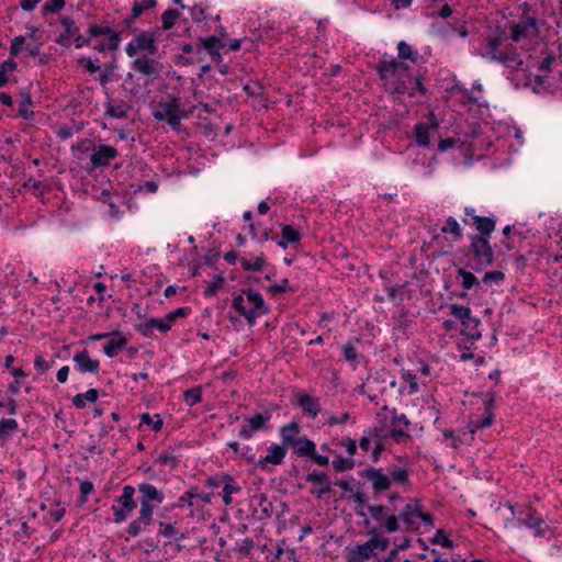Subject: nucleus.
<instances>
[{
    "label": "nucleus",
    "mask_w": 562,
    "mask_h": 562,
    "mask_svg": "<svg viewBox=\"0 0 562 562\" xmlns=\"http://www.w3.org/2000/svg\"><path fill=\"white\" fill-rule=\"evenodd\" d=\"M370 539L361 544H356L346 553L347 562H367L376 557L378 552H384L389 549L390 539L380 535L379 529H369Z\"/></svg>",
    "instance_id": "nucleus-1"
},
{
    "label": "nucleus",
    "mask_w": 562,
    "mask_h": 562,
    "mask_svg": "<svg viewBox=\"0 0 562 562\" xmlns=\"http://www.w3.org/2000/svg\"><path fill=\"white\" fill-rule=\"evenodd\" d=\"M470 245L468 247L471 259L468 267L476 272L483 271L487 267H492L495 262V256L491 246V239L483 237H470Z\"/></svg>",
    "instance_id": "nucleus-2"
},
{
    "label": "nucleus",
    "mask_w": 562,
    "mask_h": 562,
    "mask_svg": "<svg viewBox=\"0 0 562 562\" xmlns=\"http://www.w3.org/2000/svg\"><path fill=\"white\" fill-rule=\"evenodd\" d=\"M502 42L501 36L487 37L485 44L480 49V55L492 61L501 63L505 67L521 65V59L516 53H504L499 49Z\"/></svg>",
    "instance_id": "nucleus-3"
},
{
    "label": "nucleus",
    "mask_w": 562,
    "mask_h": 562,
    "mask_svg": "<svg viewBox=\"0 0 562 562\" xmlns=\"http://www.w3.org/2000/svg\"><path fill=\"white\" fill-rule=\"evenodd\" d=\"M375 70L379 74L380 79L384 82L385 87L393 83L394 81L404 79L405 75H411L408 72V65L403 60H397L394 58L391 60H380L375 67Z\"/></svg>",
    "instance_id": "nucleus-4"
},
{
    "label": "nucleus",
    "mask_w": 562,
    "mask_h": 562,
    "mask_svg": "<svg viewBox=\"0 0 562 562\" xmlns=\"http://www.w3.org/2000/svg\"><path fill=\"white\" fill-rule=\"evenodd\" d=\"M390 91L397 94H408L409 97H414L416 92H419L422 95H426L428 89L424 85V77L419 74L417 75H405V78L402 80L394 81L393 83L386 86Z\"/></svg>",
    "instance_id": "nucleus-5"
},
{
    "label": "nucleus",
    "mask_w": 562,
    "mask_h": 562,
    "mask_svg": "<svg viewBox=\"0 0 562 562\" xmlns=\"http://www.w3.org/2000/svg\"><path fill=\"white\" fill-rule=\"evenodd\" d=\"M134 486L125 485L123 487L122 495L116 499L117 505L112 506L115 522H122L126 520L137 507V504L134 499Z\"/></svg>",
    "instance_id": "nucleus-6"
},
{
    "label": "nucleus",
    "mask_w": 562,
    "mask_h": 562,
    "mask_svg": "<svg viewBox=\"0 0 562 562\" xmlns=\"http://www.w3.org/2000/svg\"><path fill=\"white\" fill-rule=\"evenodd\" d=\"M158 48L156 46V33L150 31H142L135 38L130 42L125 48L128 57H134L138 52H146L147 55L154 56Z\"/></svg>",
    "instance_id": "nucleus-7"
},
{
    "label": "nucleus",
    "mask_w": 562,
    "mask_h": 562,
    "mask_svg": "<svg viewBox=\"0 0 562 562\" xmlns=\"http://www.w3.org/2000/svg\"><path fill=\"white\" fill-rule=\"evenodd\" d=\"M119 156V151L115 147L111 145L100 144L92 147V154L90 156V165L88 168L89 171L108 167L111 160L115 159Z\"/></svg>",
    "instance_id": "nucleus-8"
},
{
    "label": "nucleus",
    "mask_w": 562,
    "mask_h": 562,
    "mask_svg": "<svg viewBox=\"0 0 562 562\" xmlns=\"http://www.w3.org/2000/svg\"><path fill=\"white\" fill-rule=\"evenodd\" d=\"M510 38L513 42H519L522 38L532 37L538 35L537 19L528 16L524 12L521 20L518 23L510 25Z\"/></svg>",
    "instance_id": "nucleus-9"
},
{
    "label": "nucleus",
    "mask_w": 562,
    "mask_h": 562,
    "mask_svg": "<svg viewBox=\"0 0 562 562\" xmlns=\"http://www.w3.org/2000/svg\"><path fill=\"white\" fill-rule=\"evenodd\" d=\"M359 474L361 477H364L372 483V490L375 495H379L391 487V479L389 475L383 473V469L368 467L360 471Z\"/></svg>",
    "instance_id": "nucleus-10"
},
{
    "label": "nucleus",
    "mask_w": 562,
    "mask_h": 562,
    "mask_svg": "<svg viewBox=\"0 0 562 562\" xmlns=\"http://www.w3.org/2000/svg\"><path fill=\"white\" fill-rule=\"evenodd\" d=\"M138 493L140 508H145L151 514L154 513L151 503L161 504L165 499L164 493L149 483L138 484Z\"/></svg>",
    "instance_id": "nucleus-11"
},
{
    "label": "nucleus",
    "mask_w": 562,
    "mask_h": 562,
    "mask_svg": "<svg viewBox=\"0 0 562 562\" xmlns=\"http://www.w3.org/2000/svg\"><path fill=\"white\" fill-rule=\"evenodd\" d=\"M306 482L314 484L317 488H312L311 494L315 495L317 498H322L325 494L331 492V483L329 481L328 475L318 470H314L306 475Z\"/></svg>",
    "instance_id": "nucleus-12"
},
{
    "label": "nucleus",
    "mask_w": 562,
    "mask_h": 562,
    "mask_svg": "<svg viewBox=\"0 0 562 562\" xmlns=\"http://www.w3.org/2000/svg\"><path fill=\"white\" fill-rule=\"evenodd\" d=\"M134 70L144 76L157 78L160 71V64L149 55H143L131 63Z\"/></svg>",
    "instance_id": "nucleus-13"
},
{
    "label": "nucleus",
    "mask_w": 562,
    "mask_h": 562,
    "mask_svg": "<svg viewBox=\"0 0 562 562\" xmlns=\"http://www.w3.org/2000/svg\"><path fill=\"white\" fill-rule=\"evenodd\" d=\"M270 416L257 413L255 416L245 419V424L240 427L239 436L243 439H250L252 435L261 429L266 428V423Z\"/></svg>",
    "instance_id": "nucleus-14"
},
{
    "label": "nucleus",
    "mask_w": 562,
    "mask_h": 562,
    "mask_svg": "<svg viewBox=\"0 0 562 562\" xmlns=\"http://www.w3.org/2000/svg\"><path fill=\"white\" fill-rule=\"evenodd\" d=\"M89 34L91 35V37L108 35L109 36L108 48L110 50H116L120 47L121 32L113 31L108 25L91 24L89 27Z\"/></svg>",
    "instance_id": "nucleus-15"
},
{
    "label": "nucleus",
    "mask_w": 562,
    "mask_h": 562,
    "mask_svg": "<svg viewBox=\"0 0 562 562\" xmlns=\"http://www.w3.org/2000/svg\"><path fill=\"white\" fill-rule=\"evenodd\" d=\"M72 361L76 363V368L80 373H98L100 370L99 360L91 359L88 350L83 349L75 353Z\"/></svg>",
    "instance_id": "nucleus-16"
},
{
    "label": "nucleus",
    "mask_w": 562,
    "mask_h": 562,
    "mask_svg": "<svg viewBox=\"0 0 562 562\" xmlns=\"http://www.w3.org/2000/svg\"><path fill=\"white\" fill-rule=\"evenodd\" d=\"M267 456L259 459L257 465L260 469H266L268 464L279 465L283 463L284 458L286 456V451L284 450V446L272 443L267 448Z\"/></svg>",
    "instance_id": "nucleus-17"
},
{
    "label": "nucleus",
    "mask_w": 562,
    "mask_h": 562,
    "mask_svg": "<svg viewBox=\"0 0 562 562\" xmlns=\"http://www.w3.org/2000/svg\"><path fill=\"white\" fill-rule=\"evenodd\" d=\"M420 510L419 499H415L413 503H408L398 514L401 520L406 524L407 530H418L419 522L417 516Z\"/></svg>",
    "instance_id": "nucleus-18"
},
{
    "label": "nucleus",
    "mask_w": 562,
    "mask_h": 562,
    "mask_svg": "<svg viewBox=\"0 0 562 562\" xmlns=\"http://www.w3.org/2000/svg\"><path fill=\"white\" fill-rule=\"evenodd\" d=\"M473 225L479 234L470 235V237H483L491 239L492 233L496 227V221L488 216L473 215Z\"/></svg>",
    "instance_id": "nucleus-19"
},
{
    "label": "nucleus",
    "mask_w": 562,
    "mask_h": 562,
    "mask_svg": "<svg viewBox=\"0 0 562 562\" xmlns=\"http://www.w3.org/2000/svg\"><path fill=\"white\" fill-rule=\"evenodd\" d=\"M512 69L510 80L514 85L519 87H530L532 85V74L528 71V67L525 66V63L521 60V65H514V67H508Z\"/></svg>",
    "instance_id": "nucleus-20"
},
{
    "label": "nucleus",
    "mask_w": 562,
    "mask_h": 562,
    "mask_svg": "<svg viewBox=\"0 0 562 562\" xmlns=\"http://www.w3.org/2000/svg\"><path fill=\"white\" fill-rule=\"evenodd\" d=\"M104 108L105 115L112 119H126L131 111V105L124 100H109L104 103Z\"/></svg>",
    "instance_id": "nucleus-21"
},
{
    "label": "nucleus",
    "mask_w": 562,
    "mask_h": 562,
    "mask_svg": "<svg viewBox=\"0 0 562 562\" xmlns=\"http://www.w3.org/2000/svg\"><path fill=\"white\" fill-rule=\"evenodd\" d=\"M153 520V514L147 512V509L145 508H140L139 509V515L138 517L131 521L128 527H127V533L131 536V537H136L138 536L143 530H145V528L147 526L150 525Z\"/></svg>",
    "instance_id": "nucleus-22"
},
{
    "label": "nucleus",
    "mask_w": 562,
    "mask_h": 562,
    "mask_svg": "<svg viewBox=\"0 0 562 562\" xmlns=\"http://www.w3.org/2000/svg\"><path fill=\"white\" fill-rule=\"evenodd\" d=\"M224 48V44L215 35L209 37H201L198 44V52L205 49L213 59L221 58L220 50Z\"/></svg>",
    "instance_id": "nucleus-23"
},
{
    "label": "nucleus",
    "mask_w": 562,
    "mask_h": 562,
    "mask_svg": "<svg viewBox=\"0 0 562 562\" xmlns=\"http://www.w3.org/2000/svg\"><path fill=\"white\" fill-rule=\"evenodd\" d=\"M251 506H254V513L260 512L258 518L260 520L269 518L273 510L272 503L268 499L266 494H258L251 497Z\"/></svg>",
    "instance_id": "nucleus-24"
},
{
    "label": "nucleus",
    "mask_w": 562,
    "mask_h": 562,
    "mask_svg": "<svg viewBox=\"0 0 562 562\" xmlns=\"http://www.w3.org/2000/svg\"><path fill=\"white\" fill-rule=\"evenodd\" d=\"M297 405L302 408L303 413L315 418L321 412V404L318 398L307 394H302L297 397Z\"/></svg>",
    "instance_id": "nucleus-25"
},
{
    "label": "nucleus",
    "mask_w": 562,
    "mask_h": 562,
    "mask_svg": "<svg viewBox=\"0 0 562 562\" xmlns=\"http://www.w3.org/2000/svg\"><path fill=\"white\" fill-rule=\"evenodd\" d=\"M494 401H495V395L493 393H487L485 395V400H484L485 415L483 418H481L476 423H473L475 429H483V428L490 427L492 425L493 418H494V413H493Z\"/></svg>",
    "instance_id": "nucleus-26"
},
{
    "label": "nucleus",
    "mask_w": 562,
    "mask_h": 562,
    "mask_svg": "<svg viewBox=\"0 0 562 562\" xmlns=\"http://www.w3.org/2000/svg\"><path fill=\"white\" fill-rule=\"evenodd\" d=\"M243 294L247 296V300L252 304L250 310H255V313L265 315L269 313V306L265 303L262 295L252 289L243 290Z\"/></svg>",
    "instance_id": "nucleus-27"
},
{
    "label": "nucleus",
    "mask_w": 562,
    "mask_h": 562,
    "mask_svg": "<svg viewBox=\"0 0 562 562\" xmlns=\"http://www.w3.org/2000/svg\"><path fill=\"white\" fill-rule=\"evenodd\" d=\"M233 307L237 311L240 316H244L249 325H254L257 319L255 310H247L245 306V300L243 295H236L233 299Z\"/></svg>",
    "instance_id": "nucleus-28"
},
{
    "label": "nucleus",
    "mask_w": 562,
    "mask_h": 562,
    "mask_svg": "<svg viewBox=\"0 0 562 562\" xmlns=\"http://www.w3.org/2000/svg\"><path fill=\"white\" fill-rule=\"evenodd\" d=\"M117 338L111 337L106 345L103 347V352L109 357H115L127 345V339L121 334Z\"/></svg>",
    "instance_id": "nucleus-29"
},
{
    "label": "nucleus",
    "mask_w": 562,
    "mask_h": 562,
    "mask_svg": "<svg viewBox=\"0 0 562 562\" xmlns=\"http://www.w3.org/2000/svg\"><path fill=\"white\" fill-rule=\"evenodd\" d=\"M316 445L313 440L303 436L300 438L297 446L293 449V452L301 458H308L313 456Z\"/></svg>",
    "instance_id": "nucleus-30"
},
{
    "label": "nucleus",
    "mask_w": 562,
    "mask_h": 562,
    "mask_svg": "<svg viewBox=\"0 0 562 562\" xmlns=\"http://www.w3.org/2000/svg\"><path fill=\"white\" fill-rule=\"evenodd\" d=\"M33 100L29 91L22 92V101L19 104L18 115L26 121L33 120L34 111L31 110Z\"/></svg>",
    "instance_id": "nucleus-31"
},
{
    "label": "nucleus",
    "mask_w": 562,
    "mask_h": 562,
    "mask_svg": "<svg viewBox=\"0 0 562 562\" xmlns=\"http://www.w3.org/2000/svg\"><path fill=\"white\" fill-rule=\"evenodd\" d=\"M400 516L390 514L386 517L384 524H381L379 526H374L371 529H379V533L383 536L384 532L393 533L400 530Z\"/></svg>",
    "instance_id": "nucleus-32"
},
{
    "label": "nucleus",
    "mask_w": 562,
    "mask_h": 562,
    "mask_svg": "<svg viewBox=\"0 0 562 562\" xmlns=\"http://www.w3.org/2000/svg\"><path fill=\"white\" fill-rule=\"evenodd\" d=\"M463 329L462 333L468 335L471 339H480L481 333L479 330L480 319L469 315V318L461 322Z\"/></svg>",
    "instance_id": "nucleus-33"
},
{
    "label": "nucleus",
    "mask_w": 562,
    "mask_h": 562,
    "mask_svg": "<svg viewBox=\"0 0 562 562\" xmlns=\"http://www.w3.org/2000/svg\"><path fill=\"white\" fill-rule=\"evenodd\" d=\"M99 398V391L97 389H89L87 392L85 393H79V394H76L74 397H72V404L81 409V408H85L86 407V402H91V403H94L97 402Z\"/></svg>",
    "instance_id": "nucleus-34"
},
{
    "label": "nucleus",
    "mask_w": 562,
    "mask_h": 562,
    "mask_svg": "<svg viewBox=\"0 0 562 562\" xmlns=\"http://www.w3.org/2000/svg\"><path fill=\"white\" fill-rule=\"evenodd\" d=\"M239 261L244 270L260 272L266 265V256L263 252H260L252 261L244 257Z\"/></svg>",
    "instance_id": "nucleus-35"
},
{
    "label": "nucleus",
    "mask_w": 562,
    "mask_h": 562,
    "mask_svg": "<svg viewBox=\"0 0 562 562\" xmlns=\"http://www.w3.org/2000/svg\"><path fill=\"white\" fill-rule=\"evenodd\" d=\"M19 428L18 422L13 418H3L0 420V440H8Z\"/></svg>",
    "instance_id": "nucleus-36"
},
{
    "label": "nucleus",
    "mask_w": 562,
    "mask_h": 562,
    "mask_svg": "<svg viewBox=\"0 0 562 562\" xmlns=\"http://www.w3.org/2000/svg\"><path fill=\"white\" fill-rule=\"evenodd\" d=\"M368 510L371 515V518L379 522V525L384 524L390 513V508L382 504L368 505Z\"/></svg>",
    "instance_id": "nucleus-37"
},
{
    "label": "nucleus",
    "mask_w": 562,
    "mask_h": 562,
    "mask_svg": "<svg viewBox=\"0 0 562 562\" xmlns=\"http://www.w3.org/2000/svg\"><path fill=\"white\" fill-rule=\"evenodd\" d=\"M397 50L400 59H408L414 64L418 61L419 53L414 50L406 42L401 41L397 44Z\"/></svg>",
    "instance_id": "nucleus-38"
},
{
    "label": "nucleus",
    "mask_w": 562,
    "mask_h": 562,
    "mask_svg": "<svg viewBox=\"0 0 562 562\" xmlns=\"http://www.w3.org/2000/svg\"><path fill=\"white\" fill-rule=\"evenodd\" d=\"M415 139L418 146L427 147L430 143L429 127L427 124L419 123L414 127Z\"/></svg>",
    "instance_id": "nucleus-39"
},
{
    "label": "nucleus",
    "mask_w": 562,
    "mask_h": 562,
    "mask_svg": "<svg viewBox=\"0 0 562 562\" xmlns=\"http://www.w3.org/2000/svg\"><path fill=\"white\" fill-rule=\"evenodd\" d=\"M116 65L114 63H109L104 65L103 71L99 76V82L104 91H108V83L114 80L115 77Z\"/></svg>",
    "instance_id": "nucleus-40"
},
{
    "label": "nucleus",
    "mask_w": 562,
    "mask_h": 562,
    "mask_svg": "<svg viewBox=\"0 0 562 562\" xmlns=\"http://www.w3.org/2000/svg\"><path fill=\"white\" fill-rule=\"evenodd\" d=\"M180 18V12L177 9H168L161 14L162 30H170Z\"/></svg>",
    "instance_id": "nucleus-41"
},
{
    "label": "nucleus",
    "mask_w": 562,
    "mask_h": 562,
    "mask_svg": "<svg viewBox=\"0 0 562 562\" xmlns=\"http://www.w3.org/2000/svg\"><path fill=\"white\" fill-rule=\"evenodd\" d=\"M458 276L462 278V288L464 290H470L480 284L477 278L463 268L458 269Z\"/></svg>",
    "instance_id": "nucleus-42"
},
{
    "label": "nucleus",
    "mask_w": 562,
    "mask_h": 562,
    "mask_svg": "<svg viewBox=\"0 0 562 562\" xmlns=\"http://www.w3.org/2000/svg\"><path fill=\"white\" fill-rule=\"evenodd\" d=\"M183 398L189 406H194L202 401V389L195 386L187 390L183 394Z\"/></svg>",
    "instance_id": "nucleus-43"
},
{
    "label": "nucleus",
    "mask_w": 562,
    "mask_h": 562,
    "mask_svg": "<svg viewBox=\"0 0 562 562\" xmlns=\"http://www.w3.org/2000/svg\"><path fill=\"white\" fill-rule=\"evenodd\" d=\"M331 465L335 472L340 473L352 470L356 463L353 459L338 457L337 459L333 460Z\"/></svg>",
    "instance_id": "nucleus-44"
},
{
    "label": "nucleus",
    "mask_w": 562,
    "mask_h": 562,
    "mask_svg": "<svg viewBox=\"0 0 562 562\" xmlns=\"http://www.w3.org/2000/svg\"><path fill=\"white\" fill-rule=\"evenodd\" d=\"M240 492V487L235 484V481H229L224 484L222 491V498L225 505H231L233 502L232 494Z\"/></svg>",
    "instance_id": "nucleus-45"
},
{
    "label": "nucleus",
    "mask_w": 562,
    "mask_h": 562,
    "mask_svg": "<svg viewBox=\"0 0 562 562\" xmlns=\"http://www.w3.org/2000/svg\"><path fill=\"white\" fill-rule=\"evenodd\" d=\"M281 236L289 244H295L301 240V234L291 225H283L281 229Z\"/></svg>",
    "instance_id": "nucleus-46"
},
{
    "label": "nucleus",
    "mask_w": 562,
    "mask_h": 562,
    "mask_svg": "<svg viewBox=\"0 0 562 562\" xmlns=\"http://www.w3.org/2000/svg\"><path fill=\"white\" fill-rule=\"evenodd\" d=\"M441 232L452 234L456 239H460L462 237V231L459 223L452 216L447 218L446 225L441 228Z\"/></svg>",
    "instance_id": "nucleus-47"
},
{
    "label": "nucleus",
    "mask_w": 562,
    "mask_h": 562,
    "mask_svg": "<svg viewBox=\"0 0 562 562\" xmlns=\"http://www.w3.org/2000/svg\"><path fill=\"white\" fill-rule=\"evenodd\" d=\"M224 277L222 274H218L214 278L213 282L210 283L206 289L203 291V295L205 297H212L214 296L217 291L223 286L224 284Z\"/></svg>",
    "instance_id": "nucleus-48"
},
{
    "label": "nucleus",
    "mask_w": 562,
    "mask_h": 562,
    "mask_svg": "<svg viewBox=\"0 0 562 562\" xmlns=\"http://www.w3.org/2000/svg\"><path fill=\"white\" fill-rule=\"evenodd\" d=\"M156 420L148 413H144L140 415L142 424L148 425L151 427L154 431H159L162 428L164 422L160 418V415H155Z\"/></svg>",
    "instance_id": "nucleus-49"
},
{
    "label": "nucleus",
    "mask_w": 562,
    "mask_h": 562,
    "mask_svg": "<svg viewBox=\"0 0 562 562\" xmlns=\"http://www.w3.org/2000/svg\"><path fill=\"white\" fill-rule=\"evenodd\" d=\"M60 23L64 26V32L71 38H74L79 33V29L71 18L63 16L60 19Z\"/></svg>",
    "instance_id": "nucleus-50"
},
{
    "label": "nucleus",
    "mask_w": 562,
    "mask_h": 562,
    "mask_svg": "<svg viewBox=\"0 0 562 562\" xmlns=\"http://www.w3.org/2000/svg\"><path fill=\"white\" fill-rule=\"evenodd\" d=\"M505 280V274L502 271L494 270L485 272L483 276L482 282L486 285H492L493 283H499Z\"/></svg>",
    "instance_id": "nucleus-51"
},
{
    "label": "nucleus",
    "mask_w": 562,
    "mask_h": 562,
    "mask_svg": "<svg viewBox=\"0 0 562 562\" xmlns=\"http://www.w3.org/2000/svg\"><path fill=\"white\" fill-rule=\"evenodd\" d=\"M390 479L391 483L394 482L396 484L405 485L409 482L408 471L404 468H400L391 473Z\"/></svg>",
    "instance_id": "nucleus-52"
},
{
    "label": "nucleus",
    "mask_w": 562,
    "mask_h": 562,
    "mask_svg": "<svg viewBox=\"0 0 562 562\" xmlns=\"http://www.w3.org/2000/svg\"><path fill=\"white\" fill-rule=\"evenodd\" d=\"M65 7V0H48L43 4L42 11L44 14L56 13Z\"/></svg>",
    "instance_id": "nucleus-53"
},
{
    "label": "nucleus",
    "mask_w": 562,
    "mask_h": 562,
    "mask_svg": "<svg viewBox=\"0 0 562 562\" xmlns=\"http://www.w3.org/2000/svg\"><path fill=\"white\" fill-rule=\"evenodd\" d=\"M172 110L167 103H159L158 108L153 112V116L156 121H165L168 116L172 114Z\"/></svg>",
    "instance_id": "nucleus-54"
},
{
    "label": "nucleus",
    "mask_w": 562,
    "mask_h": 562,
    "mask_svg": "<svg viewBox=\"0 0 562 562\" xmlns=\"http://www.w3.org/2000/svg\"><path fill=\"white\" fill-rule=\"evenodd\" d=\"M341 351H342V355H344V358L349 362V363H355L357 362V359H358V352L353 346V344L351 341H348L347 344H345L341 348Z\"/></svg>",
    "instance_id": "nucleus-55"
},
{
    "label": "nucleus",
    "mask_w": 562,
    "mask_h": 562,
    "mask_svg": "<svg viewBox=\"0 0 562 562\" xmlns=\"http://www.w3.org/2000/svg\"><path fill=\"white\" fill-rule=\"evenodd\" d=\"M450 310L451 314L460 322H463L464 319L469 318V315L471 314L470 307L458 304L450 305Z\"/></svg>",
    "instance_id": "nucleus-56"
},
{
    "label": "nucleus",
    "mask_w": 562,
    "mask_h": 562,
    "mask_svg": "<svg viewBox=\"0 0 562 562\" xmlns=\"http://www.w3.org/2000/svg\"><path fill=\"white\" fill-rule=\"evenodd\" d=\"M550 85L546 82V76L532 74L531 89L536 93H541L549 88Z\"/></svg>",
    "instance_id": "nucleus-57"
},
{
    "label": "nucleus",
    "mask_w": 562,
    "mask_h": 562,
    "mask_svg": "<svg viewBox=\"0 0 562 562\" xmlns=\"http://www.w3.org/2000/svg\"><path fill=\"white\" fill-rule=\"evenodd\" d=\"M430 541L431 543H440L443 548L448 549H452L454 547L453 541L446 537L442 529H438Z\"/></svg>",
    "instance_id": "nucleus-58"
},
{
    "label": "nucleus",
    "mask_w": 562,
    "mask_h": 562,
    "mask_svg": "<svg viewBox=\"0 0 562 562\" xmlns=\"http://www.w3.org/2000/svg\"><path fill=\"white\" fill-rule=\"evenodd\" d=\"M229 481H233V476L228 475V474H221V475H215V476H211L206 480V485L210 486V487H224V484L229 482Z\"/></svg>",
    "instance_id": "nucleus-59"
},
{
    "label": "nucleus",
    "mask_w": 562,
    "mask_h": 562,
    "mask_svg": "<svg viewBox=\"0 0 562 562\" xmlns=\"http://www.w3.org/2000/svg\"><path fill=\"white\" fill-rule=\"evenodd\" d=\"M553 69H557V56L554 55H548L539 63V70L541 72H549Z\"/></svg>",
    "instance_id": "nucleus-60"
},
{
    "label": "nucleus",
    "mask_w": 562,
    "mask_h": 562,
    "mask_svg": "<svg viewBox=\"0 0 562 562\" xmlns=\"http://www.w3.org/2000/svg\"><path fill=\"white\" fill-rule=\"evenodd\" d=\"M99 59L95 61L88 57H80L78 59V65L86 68L89 74H94L100 70V65H98Z\"/></svg>",
    "instance_id": "nucleus-61"
},
{
    "label": "nucleus",
    "mask_w": 562,
    "mask_h": 562,
    "mask_svg": "<svg viewBox=\"0 0 562 562\" xmlns=\"http://www.w3.org/2000/svg\"><path fill=\"white\" fill-rule=\"evenodd\" d=\"M158 533L165 538H178V530L175 528L172 524L159 522V531Z\"/></svg>",
    "instance_id": "nucleus-62"
},
{
    "label": "nucleus",
    "mask_w": 562,
    "mask_h": 562,
    "mask_svg": "<svg viewBox=\"0 0 562 562\" xmlns=\"http://www.w3.org/2000/svg\"><path fill=\"white\" fill-rule=\"evenodd\" d=\"M200 494L195 493L194 490L187 491L182 496L178 498L177 507H183L186 505L193 506V499L198 498Z\"/></svg>",
    "instance_id": "nucleus-63"
},
{
    "label": "nucleus",
    "mask_w": 562,
    "mask_h": 562,
    "mask_svg": "<svg viewBox=\"0 0 562 562\" xmlns=\"http://www.w3.org/2000/svg\"><path fill=\"white\" fill-rule=\"evenodd\" d=\"M301 431V426L297 422H291L286 425H283L280 428V437H283L284 435L289 436H297Z\"/></svg>",
    "instance_id": "nucleus-64"
}]
</instances>
